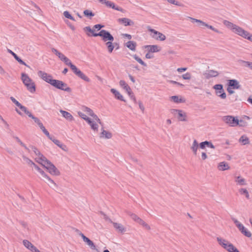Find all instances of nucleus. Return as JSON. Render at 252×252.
Listing matches in <instances>:
<instances>
[{"label": "nucleus", "mask_w": 252, "mask_h": 252, "mask_svg": "<svg viewBox=\"0 0 252 252\" xmlns=\"http://www.w3.org/2000/svg\"><path fill=\"white\" fill-rule=\"evenodd\" d=\"M198 143L196 140L194 139L192 146H191V149L192 150L193 154L194 155H196L197 154V151L198 148Z\"/></svg>", "instance_id": "34"}, {"label": "nucleus", "mask_w": 252, "mask_h": 252, "mask_svg": "<svg viewBox=\"0 0 252 252\" xmlns=\"http://www.w3.org/2000/svg\"><path fill=\"white\" fill-rule=\"evenodd\" d=\"M84 30L85 31H86V32H90L92 33H93V34H92V35H93V34H94V30H92V29L90 28V27H89V26H88V27H85V28H84Z\"/></svg>", "instance_id": "59"}, {"label": "nucleus", "mask_w": 252, "mask_h": 252, "mask_svg": "<svg viewBox=\"0 0 252 252\" xmlns=\"http://www.w3.org/2000/svg\"><path fill=\"white\" fill-rule=\"evenodd\" d=\"M217 240L219 244L228 252H240L233 244L226 240L220 237H217Z\"/></svg>", "instance_id": "3"}, {"label": "nucleus", "mask_w": 252, "mask_h": 252, "mask_svg": "<svg viewBox=\"0 0 252 252\" xmlns=\"http://www.w3.org/2000/svg\"><path fill=\"white\" fill-rule=\"evenodd\" d=\"M174 111L178 114V119L179 121L184 122L187 121V115L182 110L174 109Z\"/></svg>", "instance_id": "16"}, {"label": "nucleus", "mask_w": 252, "mask_h": 252, "mask_svg": "<svg viewBox=\"0 0 252 252\" xmlns=\"http://www.w3.org/2000/svg\"><path fill=\"white\" fill-rule=\"evenodd\" d=\"M28 90L32 93H33L35 92V85L33 82H32L30 84H26V85Z\"/></svg>", "instance_id": "33"}, {"label": "nucleus", "mask_w": 252, "mask_h": 252, "mask_svg": "<svg viewBox=\"0 0 252 252\" xmlns=\"http://www.w3.org/2000/svg\"><path fill=\"white\" fill-rule=\"evenodd\" d=\"M206 146L214 149L215 148L214 145L210 141H205L201 142L199 144V147L202 149H204Z\"/></svg>", "instance_id": "24"}, {"label": "nucleus", "mask_w": 252, "mask_h": 252, "mask_svg": "<svg viewBox=\"0 0 252 252\" xmlns=\"http://www.w3.org/2000/svg\"><path fill=\"white\" fill-rule=\"evenodd\" d=\"M189 18L191 20V21L192 23H194V22L199 23L200 24V26H205V27H207L208 28L212 30V31L215 32H217V33L219 32V31L218 30L214 28L213 26H212L211 25H209L208 24H206V23H205L200 20H198V19H195L193 18H191L190 17H189Z\"/></svg>", "instance_id": "11"}, {"label": "nucleus", "mask_w": 252, "mask_h": 252, "mask_svg": "<svg viewBox=\"0 0 252 252\" xmlns=\"http://www.w3.org/2000/svg\"><path fill=\"white\" fill-rule=\"evenodd\" d=\"M222 121L230 126H235L239 125V120L232 116H224L222 118Z\"/></svg>", "instance_id": "5"}, {"label": "nucleus", "mask_w": 252, "mask_h": 252, "mask_svg": "<svg viewBox=\"0 0 252 252\" xmlns=\"http://www.w3.org/2000/svg\"><path fill=\"white\" fill-rule=\"evenodd\" d=\"M84 120H85L91 126V128L94 130V131H97L98 126L97 124L95 123L94 121H92L90 118L89 117H87Z\"/></svg>", "instance_id": "20"}, {"label": "nucleus", "mask_w": 252, "mask_h": 252, "mask_svg": "<svg viewBox=\"0 0 252 252\" xmlns=\"http://www.w3.org/2000/svg\"><path fill=\"white\" fill-rule=\"evenodd\" d=\"M62 61L66 65L69 66L72 71L77 67L75 65L73 64L70 60L65 56L63 59Z\"/></svg>", "instance_id": "26"}, {"label": "nucleus", "mask_w": 252, "mask_h": 252, "mask_svg": "<svg viewBox=\"0 0 252 252\" xmlns=\"http://www.w3.org/2000/svg\"><path fill=\"white\" fill-rule=\"evenodd\" d=\"M239 142L241 143L243 145L248 144H249L250 142L249 139L247 136L245 135H243L241 136L239 140Z\"/></svg>", "instance_id": "32"}, {"label": "nucleus", "mask_w": 252, "mask_h": 252, "mask_svg": "<svg viewBox=\"0 0 252 252\" xmlns=\"http://www.w3.org/2000/svg\"><path fill=\"white\" fill-rule=\"evenodd\" d=\"M104 27V25L101 24H96L94 26V28L95 29H97V30H100L101 28H103Z\"/></svg>", "instance_id": "64"}, {"label": "nucleus", "mask_w": 252, "mask_h": 252, "mask_svg": "<svg viewBox=\"0 0 252 252\" xmlns=\"http://www.w3.org/2000/svg\"><path fill=\"white\" fill-rule=\"evenodd\" d=\"M74 73L76 74L78 77L81 78L82 80L90 82V79L85 74H84L81 70L78 69L77 67L73 71Z\"/></svg>", "instance_id": "13"}, {"label": "nucleus", "mask_w": 252, "mask_h": 252, "mask_svg": "<svg viewBox=\"0 0 252 252\" xmlns=\"http://www.w3.org/2000/svg\"><path fill=\"white\" fill-rule=\"evenodd\" d=\"M118 22L120 24H123L125 26H132L134 25V22L127 18H119L118 19Z\"/></svg>", "instance_id": "15"}, {"label": "nucleus", "mask_w": 252, "mask_h": 252, "mask_svg": "<svg viewBox=\"0 0 252 252\" xmlns=\"http://www.w3.org/2000/svg\"><path fill=\"white\" fill-rule=\"evenodd\" d=\"M44 167L46 168L48 170L49 172L53 175L58 176L60 174L59 170L50 160L47 162L44 166Z\"/></svg>", "instance_id": "7"}, {"label": "nucleus", "mask_w": 252, "mask_h": 252, "mask_svg": "<svg viewBox=\"0 0 252 252\" xmlns=\"http://www.w3.org/2000/svg\"><path fill=\"white\" fill-rule=\"evenodd\" d=\"M22 111L24 112L25 114H26L29 117H30L32 113L28 110L27 107L22 105L21 104L18 107Z\"/></svg>", "instance_id": "42"}, {"label": "nucleus", "mask_w": 252, "mask_h": 252, "mask_svg": "<svg viewBox=\"0 0 252 252\" xmlns=\"http://www.w3.org/2000/svg\"><path fill=\"white\" fill-rule=\"evenodd\" d=\"M84 120H85L91 126V128L94 130V131H97L98 126L97 124L95 123L94 121H92L90 118L89 117H87Z\"/></svg>", "instance_id": "21"}, {"label": "nucleus", "mask_w": 252, "mask_h": 252, "mask_svg": "<svg viewBox=\"0 0 252 252\" xmlns=\"http://www.w3.org/2000/svg\"><path fill=\"white\" fill-rule=\"evenodd\" d=\"M53 142L62 149L65 151V149L66 148V146L62 143L59 140H53Z\"/></svg>", "instance_id": "39"}, {"label": "nucleus", "mask_w": 252, "mask_h": 252, "mask_svg": "<svg viewBox=\"0 0 252 252\" xmlns=\"http://www.w3.org/2000/svg\"><path fill=\"white\" fill-rule=\"evenodd\" d=\"M37 74L39 77L42 78L47 83L51 84L52 82L51 81H52L53 79H52V76L50 74H49L42 71H39L37 72Z\"/></svg>", "instance_id": "9"}, {"label": "nucleus", "mask_w": 252, "mask_h": 252, "mask_svg": "<svg viewBox=\"0 0 252 252\" xmlns=\"http://www.w3.org/2000/svg\"><path fill=\"white\" fill-rule=\"evenodd\" d=\"M113 226L114 228L121 233H124L126 231V228L121 223L113 222Z\"/></svg>", "instance_id": "27"}, {"label": "nucleus", "mask_w": 252, "mask_h": 252, "mask_svg": "<svg viewBox=\"0 0 252 252\" xmlns=\"http://www.w3.org/2000/svg\"><path fill=\"white\" fill-rule=\"evenodd\" d=\"M110 91L115 95L117 99L124 102L126 101L125 99L124 98L123 96L118 91L115 89H111Z\"/></svg>", "instance_id": "23"}, {"label": "nucleus", "mask_w": 252, "mask_h": 252, "mask_svg": "<svg viewBox=\"0 0 252 252\" xmlns=\"http://www.w3.org/2000/svg\"><path fill=\"white\" fill-rule=\"evenodd\" d=\"M63 15L66 18L69 19L72 21H75L74 18L67 11H65L63 12Z\"/></svg>", "instance_id": "46"}, {"label": "nucleus", "mask_w": 252, "mask_h": 252, "mask_svg": "<svg viewBox=\"0 0 252 252\" xmlns=\"http://www.w3.org/2000/svg\"><path fill=\"white\" fill-rule=\"evenodd\" d=\"M238 62L240 64H244V65L245 66L249 67V64H251L252 62H249L248 61H243L242 60H240L238 61Z\"/></svg>", "instance_id": "54"}, {"label": "nucleus", "mask_w": 252, "mask_h": 252, "mask_svg": "<svg viewBox=\"0 0 252 252\" xmlns=\"http://www.w3.org/2000/svg\"><path fill=\"white\" fill-rule=\"evenodd\" d=\"M167 1L171 4L179 6H183L184 5L183 3L179 2L176 0H167Z\"/></svg>", "instance_id": "49"}, {"label": "nucleus", "mask_w": 252, "mask_h": 252, "mask_svg": "<svg viewBox=\"0 0 252 252\" xmlns=\"http://www.w3.org/2000/svg\"><path fill=\"white\" fill-rule=\"evenodd\" d=\"M51 83L50 85L54 86L56 88L64 91L68 93H70L71 92V89L67 85L63 82L62 81L59 80H56V79H53L52 81H51Z\"/></svg>", "instance_id": "4"}, {"label": "nucleus", "mask_w": 252, "mask_h": 252, "mask_svg": "<svg viewBox=\"0 0 252 252\" xmlns=\"http://www.w3.org/2000/svg\"><path fill=\"white\" fill-rule=\"evenodd\" d=\"M30 147L32 150L35 155H37L38 154H39L40 151L34 146H31Z\"/></svg>", "instance_id": "58"}, {"label": "nucleus", "mask_w": 252, "mask_h": 252, "mask_svg": "<svg viewBox=\"0 0 252 252\" xmlns=\"http://www.w3.org/2000/svg\"><path fill=\"white\" fill-rule=\"evenodd\" d=\"M239 230L243 233L244 235H245L247 237H251L252 236L251 233L248 231L244 225L241 224L239 225V227H238Z\"/></svg>", "instance_id": "19"}, {"label": "nucleus", "mask_w": 252, "mask_h": 252, "mask_svg": "<svg viewBox=\"0 0 252 252\" xmlns=\"http://www.w3.org/2000/svg\"><path fill=\"white\" fill-rule=\"evenodd\" d=\"M10 100L12 101V102L14 103L17 107H19V105L21 104L19 101H18L14 97L11 96L10 97Z\"/></svg>", "instance_id": "55"}, {"label": "nucleus", "mask_w": 252, "mask_h": 252, "mask_svg": "<svg viewBox=\"0 0 252 252\" xmlns=\"http://www.w3.org/2000/svg\"><path fill=\"white\" fill-rule=\"evenodd\" d=\"M21 79L24 84L26 86V84H29L33 82L29 76L26 73H22Z\"/></svg>", "instance_id": "22"}, {"label": "nucleus", "mask_w": 252, "mask_h": 252, "mask_svg": "<svg viewBox=\"0 0 252 252\" xmlns=\"http://www.w3.org/2000/svg\"><path fill=\"white\" fill-rule=\"evenodd\" d=\"M148 30L151 33H153L152 35L153 38L160 41H164L165 40L166 36L162 33L158 32L154 29H151L150 27H148Z\"/></svg>", "instance_id": "8"}, {"label": "nucleus", "mask_w": 252, "mask_h": 252, "mask_svg": "<svg viewBox=\"0 0 252 252\" xmlns=\"http://www.w3.org/2000/svg\"><path fill=\"white\" fill-rule=\"evenodd\" d=\"M171 99L176 103H183L185 101V100L182 98H179L178 96L177 95H174L172 96L171 97Z\"/></svg>", "instance_id": "35"}, {"label": "nucleus", "mask_w": 252, "mask_h": 252, "mask_svg": "<svg viewBox=\"0 0 252 252\" xmlns=\"http://www.w3.org/2000/svg\"><path fill=\"white\" fill-rule=\"evenodd\" d=\"M146 48H148L149 52H158L160 51L159 47L157 45H147Z\"/></svg>", "instance_id": "28"}, {"label": "nucleus", "mask_w": 252, "mask_h": 252, "mask_svg": "<svg viewBox=\"0 0 252 252\" xmlns=\"http://www.w3.org/2000/svg\"><path fill=\"white\" fill-rule=\"evenodd\" d=\"M119 85L120 86L126 91L127 92L128 91H130V87L127 84V83L123 80H121L119 82Z\"/></svg>", "instance_id": "30"}, {"label": "nucleus", "mask_w": 252, "mask_h": 252, "mask_svg": "<svg viewBox=\"0 0 252 252\" xmlns=\"http://www.w3.org/2000/svg\"><path fill=\"white\" fill-rule=\"evenodd\" d=\"M82 109L83 111L87 112L90 116H91L94 113L92 109L86 106H83Z\"/></svg>", "instance_id": "47"}, {"label": "nucleus", "mask_w": 252, "mask_h": 252, "mask_svg": "<svg viewBox=\"0 0 252 252\" xmlns=\"http://www.w3.org/2000/svg\"><path fill=\"white\" fill-rule=\"evenodd\" d=\"M52 52L53 53H54L56 56H57L61 61L65 57V56L62 53L60 52L57 49H56L55 48L52 49Z\"/></svg>", "instance_id": "38"}, {"label": "nucleus", "mask_w": 252, "mask_h": 252, "mask_svg": "<svg viewBox=\"0 0 252 252\" xmlns=\"http://www.w3.org/2000/svg\"><path fill=\"white\" fill-rule=\"evenodd\" d=\"M23 160L29 165L32 166L34 164V162L28 157H26L24 155H22Z\"/></svg>", "instance_id": "44"}, {"label": "nucleus", "mask_w": 252, "mask_h": 252, "mask_svg": "<svg viewBox=\"0 0 252 252\" xmlns=\"http://www.w3.org/2000/svg\"><path fill=\"white\" fill-rule=\"evenodd\" d=\"M101 36L103 41L106 42V45L109 53H112L114 48V45L112 43L114 40V37L112 35L107 31L102 30H101L98 33H94L93 36Z\"/></svg>", "instance_id": "1"}, {"label": "nucleus", "mask_w": 252, "mask_h": 252, "mask_svg": "<svg viewBox=\"0 0 252 252\" xmlns=\"http://www.w3.org/2000/svg\"><path fill=\"white\" fill-rule=\"evenodd\" d=\"M104 4L108 7L112 8L113 9L121 11L123 13L126 12V10L125 9L120 7L116 6L115 3L111 1L106 0Z\"/></svg>", "instance_id": "12"}, {"label": "nucleus", "mask_w": 252, "mask_h": 252, "mask_svg": "<svg viewBox=\"0 0 252 252\" xmlns=\"http://www.w3.org/2000/svg\"><path fill=\"white\" fill-rule=\"evenodd\" d=\"M128 215L130 216V217L131 218V219L137 222V220H139V219L140 218L139 217H138L136 214H133V213H129L128 214Z\"/></svg>", "instance_id": "53"}, {"label": "nucleus", "mask_w": 252, "mask_h": 252, "mask_svg": "<svg viewBox=\"0 0 252 252\" xmlns=\"http://www.w3.org/2000/svg\"><path fill=\"white\" fill-rule=\"evenodd\" d=\"M7 52L11 54L15 60H16L19 57L16 54L9 49H7Z\"/></svg>", "instance_id": "60"}, {"label": "nucleus", "mask_w": 252, "mask_h": 252, "mask_svg": "<svg viewBox=\"0 0 252 252\" xmlns=\"http://www.w3.org/2000/svg\"><path fill=\"white\" fill-rule=\"evenodd\" d=\"M129 95V96L130 97V98L135 102H136V98L134 95V94L132 92L131 90L130 89V91H128L126 92Z\"/></svg>", "instance_id": "52"}, {"label": "nucleus", "mask_w": 252, "mask_h": 252, "mask_svg": "<svg viewBox=\"0 0 252 252\" xmlns=\"http://www.w3.org/2000/svg\"><path fill=\"white\" fill-rule=\"evenodd\" d=\"M79 235L82 237L83 241L87 244V245L92 250H95L96 247L93 241H92L89 238L85 236L82 233H80Z\"/></svg>", "instance_id": "14"}, {"label": "nucleus", "mask_w": 252, "mask_h": 252, "mask_svg": "<svg viewBox=\"0 0 252 252\" xmlns=\"http://www.w3.org/2000/svg\"><path fill=\"white\" fill-rule=\"evenodd\" d=\"M23 244L27 249L31 251L32 252L35 248L32 243L27 240H24L23 241Z\"/></svg>", "instance_id": "25"}, {"label": "nucleus", "mask_w": 252, "mask_h": 252, "mask_svg": "<svg viewBox=\"0 0 252 252\" xmlns=\"http://www.w3.org/2000/svg\"><path fill=\"white\" fill-rule=\"evenodd\" d=\"M228 86L234 89H239L241 88L239 82L236 79L229 80L228 81Z\"/></svg>", "instance_id": "17"}, {"label": "nucleus", "mask_w": 252, "mask_h": 252, "mask_svg": "<svg viewBox=\"0 0 252 252\" xmlns=\"http://www.w3.org/2000/svg\"><path fill=\"white\" fill-rule=\"evenodd\" d=\"M60 112L62 114L63 117L66 119L67 120L69 121H72L74 120L73 117L70 113L63 110H60Z\"/></svg>", "instance_id": "18"}, {"label": "nucleus", "mask_w": 252, "mask_h": 252, "mask_svg": "<svg viewBox=\"0 0 252 252\" xmlns=\"http://www.w3.org/2000/svg\"><path fill=\"white\" fill-rule=\"evenodd\" d=\"M43 177H44L48 180V181L49 182L48 184L51 187H53L52 185H53L54 187H57V185L54 182V181L53 180H52L46 174H45V176H44Z\"/></svg>", "instance_id": "40"}, {"label": "nucleus", "mask_w": 252, "mask_h": 252, "mask_svg": "<svg viewBox=\"0 0 252 252\" xmlns=\"http://www.w3.org/2000/svg\"><path fill=\"white\" fill-rule=\"evenodd\" d=\"M83 13L85 16L87 17H90V18L94 16V13L89 10H85L84 11Z\"/></svg>", "instance_id": "51"}, {"label": "nucleus", "mask_w": 252, "mask_h": 252, "mask_svg": "<svg viewBox=\"0 0 252 252\" xmlns=\"http://www.w3.org/2000/svg\"><path fill=\"white\" fill-rule=\"evenodd\" d=\"M223 23L227 28L231 30L232 32L243 38L246 39L247 37L249 35L248 32L228 21L224 20Z\"/></svg>", "instance_id": "2"}, {"label": "nucleus", "mask_w": 252, "mask_h": 252, "mask_svg": "<svg viewBox=\"0 0 252 252\" xmlns=\"http://www.w3.org/2000/svg\"><path fill=\"white\" fill-rule=\"evenodd\" d=\"M19 222L24 228H26L27 229H29L28 227V224L26 222L22 221V220H20L19 221Z\"/></svg>", "instance_id": "62"}, {"label": "nucleus", "mask_w": 252, "mask_h": 252, "mask_svg": "<svg viewBox=\"0 0 252 252\" xmlns=\"http://www.w3.org/2000/svg\"><path fill=\"white\" fill-rule=\"evenodd\" d=\"M19 63L21 64H23V65H24L26 66H28V67H29L27 64L26 63L24 62L22 59H21V58H20L19 57H18L16 60Z\"/></svg>", "instance_id": "61"}, {"label": "nucleus", "mask_w": 252, "mask_h": 252, "mask_svg": "<svg viewBox=\"0 0 252 252\" xmlns=\"http://www.w3.org/2000/svg\"><path fill=\"white\" fill-rule=\"evenodd\" d=\"M32 166L35 168V169L37 171H38L41 174V175L43 177L45 176L46 173L41 168H40L36 164L34 163V164H33Z\"/></svg>", "instance_id": "50"}, {"label": "nucleus", "mask_w": 252, "mask_h": 252, "mask_svg": "<svg viewBox=\"0 0 252 252\" xmlns=\"http://www.w3.org/2000/svg\"><path fill=\"white\" fill-rule=\"evenodd\" d=\"M213 88L215 90V94L216 95L220 97L221 99L226 98V94L222 84H219L215 85L213 87Z\"/></svg>", "instance_id": "6"}, {"label": "nucleus", "mask_w": 252, "mask_h": 252, "mask_svg": "<svg viewBox=\"0 0 252 252\" xmlns=\"http://www.w3.org/2000/svg\"><path fill=\"white\" fill-rule=\"evenodd\" d=\"M14 138L16 140L17 142L19 143L20 145L23 147L29 153L30 152V150L29 148H28L26 145L22 142V141L17 136L14 137Z\"/></svg>", "instance_id": "41"}, {"label": "nucleus", "mask_w": 252, "mask_h": 252, "mask_svg": "<svg viewBox=\"0 0 252 252\" xmlns=\"http://www.w3.org/2000/svg\"><path fill=\"white\" fill-rule=\"evenodd\" d=\"M182 77L185 80H189L191 78V75L189 73L187 72L183 74Z\"/></svg>", "instance_id": "56"}, {"label": "nucleus", "mask_w": 252, "mask_h": 252, "mask_svg": "<svg viewBox=\"0 0 252 252\" xmlns=\"http://www.w3.org/2000/svg\"><path fill=\"white\" fill-rule=\"evenodd\" d=\"M235 182L240 185H246L245 180L244 178H242L240 176H238L236 177Z\"/></svg>", "instance_id": "43"}, {"label": "nucleus", "mask_w": 252, "mask_h": 252, "mask_svg": "<svg viewBox=\"0 0 252 252\" xmlns=\"http://www.w3.org/2000/svg\"><path fill=\"white\" fill-rule=\"evenodd\" d=\"M168 82H169L170 83H171V84H175V85H177L178 86H179L180 87H184V85L179 82H176L175 81H173V80H169L168 81Z\"/></svg>", "instance_id": "57"}, {"label": "nucleus", "mask_w": 252, "mask_h": 252, "mask_svg": "<svg viewBox=\"0 0 252 252\" xmlns=\"http://www.w3.org/2000/svg\"><path fill=\"white\" fill-rule=\"evenodd\" d=\"M29 117L31 118L34 121V122L36 124H37L40 121V120L38 118L34 117L32 114Z\"/></svg>", "instance_id": "63"}, {"label": "nucleus", "mask_w": 252, "mask_h": 252, "mask_svg": "<svg viewBox=\"0 0 252 252\" xmlns=\"http://www.w3.org/2000/svg\"><path fill=\"white\" fill-rule=\"evenodd\" d=\"M133 58L139 63H140L141 65L146 66L147 64L145 63H144L142 60L138 56H137L136 55H135L133 56Z\"/></svg>", "instance_id": "45"}, {"label": "nucleus", "mask_w": 252, "mask_h": 252, "mask_svg": "<svg viewBox=\"0 0 252 252\" xmlns=\"http://www.w3.org/2000/svg\"><path fill=\"white\" fill-rule=\"evenodd\" d=\"M136 46V42L133 41H129L126 43V46L131 51L135 50Z\"/></svg>", "instance_id": "31"}, {"label": "nucleus", "mask_w": 252, "mask_h": 252, "mask_svg": "<svg viewBox=\"0 0 252 252\" xmlns=\"http://www.w3.org/2000/svg\"><path fill=\"white\" fill-rule=\"evenodd\" d=\"M203 75L205 79H209L213 77H217L219 75V73L217 70L210 69L205 71Z\"/></svg>", "instance_id": "10"}, {"label": "nucleus", "mask_w": 252, "mask_h": 252, "mask_svg": "<svg viewBox=\"0 0 252 252\" xmlns=\"http://www.w3.org/2000/svg\"><path fill=\"white\" fill-rule=\"evenodd\" d=\"M239 192L241 194L245 195L247 198H249V194L248 190L246 189H239Z\"/></svg>", "instance_id": "48"}, {"label": "nucleus", "mask_w": 252, "mask_h": 252, "mask_svg": "<svg viewBox=\"0 0 252 252\" xmlns=\"http://www.w3.org/2000/svg\"><path fill=\"white\" fill-rule=\"evenodd\" d=\"M101 137H104L107 139H110L112 137V134L107 131L103 130L101 133Z\"/></svg>", "instance_id": "37"}, {"label": "nucleus", "mask_w": 252, "mask_h": 252, "mask_svg": "<svg viewBox=\"0 0 252 252\" xmlns=\"http://www.w3.org/2000/svg\"><path fill=\"white\" fill-rule=\"evenodd\" d=\"M218 168L220 170L224 171L229 169L228 164L226 162H221L218 165Z\"/></svg>", "instance_id": "29"}, {"label": "nucleus", "mask_w": 252, "mask_h": 252, "mask_svg": "<svg viewBox=\"0 0 252 252\" xmlns=\"http://www.w3.org/2000/svg\"><path fill=\"white\" fill-rule=\"evenodd\" d=\"M35 161L38 162L39 164H41L42 165H43L44 167L46 165V164L48 162L49 160H48L47 158H45V159L42 158H35Z\"/></svg>", "instance_id": "36"}]
</instances>
